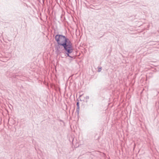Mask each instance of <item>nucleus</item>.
<instances>
[{
	"mask_svg": "<svg viewBox=\"0 0 159 159\" xmlns=\"http://www.w3.org/2000/svg\"><path fill=\"white\" fill-rule=\"evenodd\" d=\"M55 38L58 44L61 45L63 47L66 56L74 58L75 55L72 53L73 50L72 43L70 40L65 36L60 34L56 35Z\"/></svg>",
	"mask_w": 159,
	"mask_h": 159,
	"instance_id": "f257e3e1",
	"label": "nucleus"
},
{
	"mask_svg": "<svg viewBox=\"0 0 159 159\" xmlns=\"http://www.w3.org/2000/svg\"><path fill=\"white\" fill-rule=\"evenodd\" d=\"M80 107H77L76 110V111L77 112V114H78L79 113Z\"/></svg>",
	"mask_w": 159,
	"mask_h": 159,
	"instance_id": "7ed1b4c3",
	"label": "nucleus"
},
{
	"mask_svg": "<svg viewBox=\"0 0 159 159\" xmlns=\"http://www.w3.org/2000/svg\"><path fill=\"white\" fill-rule=\"evenodd\" d=\"M89 98V96H86L85 97V99H88Z\"/></svg>",
	"mask_w": 159,
	"mask_h": 159,
	"instance_id": "423d86ee",
	"label": "nucleus"
},
{
	"mask_svg": "<svg viewBox=\"0 0 159 159\" xmlns=\"http://www.w3.org/2000/svg\"><path fill=\"white\" fill-rule=\"evenodd\" d=\"M61 121L62 120H60Z\"/></svg>",
	"mask_w": 159,
	"mask_h": 159,
	"instance_id": "1a4fd4ad",
	"label": "nucleus"
},
{
	"mask_svg": "<svg viewBox=\"0 0 159 159\" xmlns=\"http://www.w3.org/2000/svg\"><path fill=\"white\" fill-rule=\"evenodd\" d=\"M98 72H100L101 71V70H102V67H98Z\"/></svg>",
	"mask_w": 159,
	"mask_h": 159,
	"instance_id": "20e7f679",
	"label": "nucleus"
},
{
	"mask_svg": "<svg viewBox=\"0 0 159 159\" xmlns=\"http://www.w3.org/2000/svg\"><path fill=\"white\" fill-rule=\"evenodd\" d=\"M70 96H71V94H70Z\"/></svg>",
	"mask_w": 159,
	"mask_h": 159,
	"instance_id": "9d476101",
	"label": "nucleus"
},
{
	"mask_svg": "<svg viewBox=\"0 0 159 159\" xmlns=\"http://www.w3.org/2000/svg\"><path fill=\"white\" fill-rule=\"evenodd\" d=\"M67 95L68 96V94H67Z\"/></svg>",
	"mask_w": 159,
	"mask_h": 159,
	"instance_id": "6e6552de",
	"label": "nucleus"
},
{
	"mask_svg": "<svg viewBox=\"0 0 159 159\" xmlns=\"http://www.w3.org/2000/svg\"><path fill=\"white\" fill-rule=\"evenodd\" d=\"M62 46L61 45H60L59 44H58V45L57 46L56 48V52H57L58 53H60L61 51V46Z\"/></svg>",
	"mask_w": 159,
	"mask_h": 159,
	"instance_id": "f03ea898",
	"label": "nucleus"
},
{
	"mask_svg": "<svg viewBox=\"0 0 159 159\" xmlns=\"http://www.w3.org/2000/svg\"><path fill=\"white\" fill-rule=\"evenodd\" d=\"M76 105L77 106V107H80L79 102L78 101L76 102Z\"/></svg>",
	"mask_w": 159,
	"mask_h": 159,
	"instance_id": "39448f33",
	"label": "nucleus"
},
{
	"mask_svg": "<svg viewBox=\"0 0 159 159\" xmlns=\"http://www.w3.org/2000/svg\"><path fill=\"white\" fill-rule=\"evenodd\" d=\"M81 92H80V96H79V97H81L83 95V94H81Z\"/></svg>",
	"mask_w": 159,
	"mask_h": 159,
	"instance_id": "0eeeda50",
	"label": "nucleus"
}]
</instances>
